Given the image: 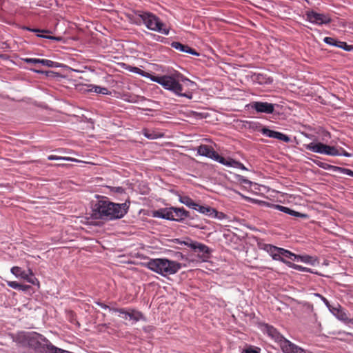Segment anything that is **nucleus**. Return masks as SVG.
Returning a JSON list of instances; mask_svg holds the SVG:
<instances>
[{
    "label": "nucleus",
    "instance_id": "obj_58",
    "mask_svg": "<svg viewBox=\"0 0 353 353\" xmlns=\"http://www.w3.org/2000/svg\"><path fill=\"white\" fill-rule=\"evenodd\" d=\"M112 58L117 59V57H113L112 55Z\"/></svg>",
    "mask_w": 353,
    "mask_h": 353
},
{
    "label": "nucleus",
    "instance_id": "obj_36",
    "mask_svg": "<svg viewBox=\"0 0 353 353\" xmlns=\"http://www.w3.org/2000/svg\"><path fill=\"white\" fill-rule=\"evenodd\" d=\"M48 159L50 160V161H53V160L72 161L73 160L70 157H59V156H56V155H49L48 157Z\"/></svg>",
    "mask_w": 353,
    "mask_h": 353
},
{
    "label": "nucleus",
    "instance_id": "obj_41",
    "mask_svg": "<svg viewBox=\"0 0 353 353\" xmlns=\"http://www.w3.org/2000/svg\"><path fill=\"white\" fill-rule=\"evenodd\" d=\"M314 295L315 296L319 297L323 301V303L325 304V305L329 309H330V304L328 300L325 297H324L323 296H322L321 294H320L319 293H315V294H314Z\"/></svg>",
    "mask_w": 353,
    "mask_h": 353
},
{
    "label": "nucleus",
    "instance_id": "obj_1",
    "mask_svg": "<svg viewBox=\"0 0 353 353\" xmlns=\"http://www.w3.org/2000/svg\"><path fill=\"white\" fill-rule=\"evenodd\" d=\"M156 83L160 84L164 89L171 91L179 97L192 99V90H196V83L176 70L168 72L159 75V78H154Z\"/></svg>",
    "mask_w": 353,
    "mask_h": 353
},
{
    "label": "nucleus",
    "instance_id": "obj_48",
    "mask_svg": "<svg viewBox=\"0 0 353 353\" xmlns=\"http://www.w3.org/2000/svg\"><path fill=\"white\" fill-rule=\"evenodd\" d=\"M30 288V285H21V287H19V290H22V291H27L28 290H29Z\"/></svg>",
    "mask_w": 353,
    "mask_h": 353
},
{
    "label": "nucleus",
    "instance_id": "obj_51",
    "mask_svg": "<svg viewBox=\"0 0 353 353\" xmlns=\"http://www.w3.org/2000/svg\"><path fill=\"white\" fill-rule=\"evenodd\" d=\"M324 230L327 231V232H330V233H332V234H335L336 233V232L334 230H329L327 228H324Z\"/></svg>",
    "mask_w": 353,
    "mask_h": 353
},
{
    "label": "nucleus",
    "instance_id": "obj_3",
    "mask_svg": "<svg viewBox=\"0 0 353 353\" xmlns=\"http://www.w3.org/2000/svg\"><path fill=\"white\" fill-rule=\"evenodd\" d=\"M137 13L139 19L143 22L148 29L165 35L169 34L170 28L154 14L143 11H137Z\"/></svg>",
    "mask_w": 353,
    "mask_h": 353
},
{
    "label": "nucleus",
    "instance_id": "obj_24",
    "mask_svg": "<svg viewBox=\"0 0 353 353\" xmlns=\"http://www.w3.org/2000/svg\"><path fill=\"white\" fill-rule=\"evenodd\" d=\"M255 81L261 85H269L273 82V79L263 74H255Z\"/></svg>",
    "mask_w": 353,
    "mask_h": 353
},
{
    "label": "nucleus",
    "instance_id": "obj_13",
    "mask_svg": "<svg viewBox=\"0 0 353 353\" xmlns=\"http://www.w3.org/2000/svg\"><path fill=\"white\" fill-rule=\"evenodd\" d=\"M185 244L196 252L203 261L210 258V253L208 246L197 242L185 243Z\"/></svg>",
    "mask_w": 353,
    "mask_h": 353
},
{
    "label": "nucleus",
    "instance_id": "obj_4",
    "mask_svg": "<svg viewBox=\"0 0 353 353\" xmlns=\"http://www.w3.org/2000/svg\"><path fill=\"white\" fill-rule=\"evenodd\" d=\"M151 216L167 221H183V218L189 217L190 212L183 208L170 207L151 211Z\"/></svg>",
    "mask_w": 353,
    "mask_h": 353
},
{
    "label": "nucleus",
    "instance_id": "obj_53",
    "mask_svg": "<svg viewBox=\"0 0 353 353\" xmlns=\"http://www.w3.org/2000/svg\"><path fill=\"white\" fill-rule=\"evenodd\" d=\"M345 152V150L343 148H339L338 149V152L339 153H343Z\"/></svg>",
    "mask_w": 353,
    "mask_h": 353
},
{
    "label": "nucleus",
    "instance_id": "obj_37",
    "mask_svg": "<svg viewBox=\"0 0 353 353\" xmlns=\"http://www.w3.org/2000/svg\"><path fill=\"white\" fill-rule=\"evenodd\" d=\"M93 88H94V91L96 93H99V94H108V89L107 88H102V87H100V86H97V85L94 86Z\"/></svg>",
    "mask_w": 353,
    "mask_h": 353
},
{
    "label": "nucleus",
    "instance_id": "obj_32",
    "mask_svg": "<svg viewBox=\"0 0 353 353\" xmlns=\"http://www.w3.org/2000/svg\"><path fill=\"white\" fill-rule=\"evenodd\" d=\"M33 272L30 269H28V278L25 280L27 281L28 283L36 285L39 283L38 279L35 277H32Z\"/></svg>",
    "mask_w": 353,
    "mask_h": 353
},
{
    "label": "nucleus",
    "instance_id": "obj_9",
    "mask_svg": "<svg viewBox=\"0 0 353 353\" xmlns=\"http://www.w3.org/2000/svg\"><path fill=\"white\" fill-rule=\"evenodd\" d=\"M306 20L312 23L322 26L332 22V18L329 14L318 13L314 10H308L305 12Z\"/></svg>",
    "mask_w": 353,
    "mask_h": 353
},
{
    "label": "nucleus",
    "instance_id": "obj_57",
    "mask_svg": "<svg viewBox=\"0 0 353 353\" xmlns=\"http://www.w3.org/2000/svg\"><path fill=\"white\" fill-rule=\"evenodd\" d=\"M232 221H240L239 219H237L236 218H234Z\"/></svg>",
    "mask_w": 353,
    "mask_h": 353
},
{
    "label": "nucleus",
    "instance_id": "obj_39",
    "mask_svg": "<svg viewBox=\"0 0 353 353\" xmlns=\"http://www.w3.org/2000/svg\"><path fill=\"white\" fill-rule=\"evenodd\" d=\"M37 37L50 39V40L57 41H59L62 39L61 37H60L47 36V35L39 34H37Z\"/></svg>",
    "mask_w": 353,
    "mask_h": 353
},
{
    "label": "nucleus",
    "instance_id": "obj_60",
    "mask_svg": "<svg viewBox=\"0 0 353 353\" xmlns=\"http://www.w3.org/2000/svg\"><path fill=\"white\" fill-rule=\"evenodd\" d=\"M114 83V81H111V83H112V87L113 86L112 83Z\"/></svg>",
    "mask_w": 353,
    "mask_h": 353
},
{
    "label": "nucleus",
    "instance_id": "obj_20",
    "mask_svg": "<svg viewBox=\"0 0 353 353\" xmlns=\"http://www.w3.org/2000/svg\"><path fill=\"white\" fill-rule=\"evenodd\" d=\"M273 207L274 209L279 210L281 212H283L285 214H288L289 215L295 216V217H299L302 219H307L308 215L307 214L301 213L299 212L295 211L288 207L283 206L281 205H273Z\"/></svg>",
    "mask_w": 353,
    "mask_h": 353
},
{
    "label": "nucleus",
    "instance_id": "obj_22",
    "mask_svg": "<svg viewBox=\"0 0 353 353\" xmlns=\"http://www.w3.org/2000/svg\"><path fill=\"white\" fill-rule=\"evenodd\" d=\"M43 350L46 353H73L54 346L49 341L47 343L43 345Z\"/></svg>",
    "mask_w": 353,
    "mask_h": 353
},
{
    "label": "nucleus",
    "instance_id": "obj_31",
    "mask_svg": "<svg viewBox=\"0 0 353 353\" xmlns=\"http://www.w3.org/2000/svg\"><path fill=\"white\" fill-rule=\"evenodd\" d=\"M336 47L340 48L347 52L353 50V45H348L345 41H338Z\"/></svg>",
    "mask_w": 353,
    "mask_h": 353
},
{
    "label": "nucleus",
    "instance_id": "obj_11",
    "mask_svg": "<svg viewBox=\"0 0 353 353\" xmlns=\"http://www.w3.org/2000/svg\"><path fill=\"white\" fill-rule=\"evenodd\" d=\"M249 105L251 109L254 110L257 113L265 114H273L274 112V107H279L278 104L262 101H253Z\"/></svg>",
    "mask_w": 353,
    "mask_h": 353
},
{
    "label": "nucleus",
    "instance_id": "obj_44",
    "mask_svg": "<svg viewBox=\"0 0 353 353\" xmlns=\"http://www.w3.org/2000/svg\"><path fill=\"white\" fill-rule=\"evenodd\" d=\"M238 177H239V181L241 183H243V184H246V185H251L252 182L250 180H248V179L245 178L244 176L239 175Z\"/></svg>",
    "mask_w": 353,
    "mask_h": 353
},
{
    "label": "nucleus",
    "instance_id": "obj_18",
    "mask_svg": "<svg viewBox=\"0 0 353 353\" xmlns=\"http://www.w3.org/2000/svg\"><path fill=\"white\" fill-rule=\"evenodd\" d=\"M314 163L317 165L319 167L325 169V170H329L334 172H340L341 173L347 174L349 176H351L353 177V171L350 169L342 168L339 166L332 165L327 164L326 163H323L317 160H314Z\"/></svg>",
    "mask_w": 353,
    "mask_h": 353
},
{
    "label": "nucleus",
    "instance_id": "obj_52",
    "mask_svg": "<svg viewBox=\"0 0 353 353\" xmlns=\"http://www.w3.org/2000/svg\"><path fill=\"white\" fill-rule=\"evenodd\" d=\"M137 73L140 74V75H142V74L144 73V70H141V69H139L138 71H137Z\"/></svg>",
    "mask_w": 353,
    "mask_h": 353
},
{
    "label": "nucleus",
    "instance_id": "obj_27",
    "mask_svg": "<svg viewBox=\"0 0 353 353\" xmlns=\"http://www.w3.org/2000/svg\"><path fill=\"white\" fill-rule=\"evenodd\" d=\"M112 192H116L119 194L120 195L123 196V198L121 199L122 200H124L125 202H128L130 203V197L125 192V190L122 187H112Z\"/></svg>",
    "mask_w": 353,
    "mask_h": 353
},
{
    "label": "nucleus",
    "instance_id": "obj_35",
    "mask_svg": "<svg viewBox=\"0 0 353 353\" xmlns=\"http://www.w3.org/2000/svg\"><path fill=\"white\" fill-rule=\"evenodd\" d=\"M338 41L339 40H336V39L334 38H332V37H326L324 38L323 39V41L326 43V44H328L330 46H337V43H338Z\"/></svg>",
    "mask_w": 353,
    "mask_h": 353
},
{
    "label": "nucleus",
    "instance_id": "obj_23",
    "mask_svg": "<svg viewBox=\"0 0 353 353\" xmlns=\"http://www.w3.org/2000/svg\"><path fill=\"white\" fill-rule=\"evenodd\" d=\"M223 165L229 167L239 168L243 170H248V169L244 166V165L242 163L236 161L230 157L225 158V161L224 163H223Z\"/></svg>",
    "mask_w": 353,
    "mask_h": 353
},
{
    "label": "nucleus",
    "instance_id": "obj_28",
    "mask_svg": "<svg viewBox=\"0 0 353 353\" xmlns=\"http://www.w3.org/2000/svg\"><path fill=\"white\" fill-rule=\"evenodd\" d=\"M143 134L146 138H148L149 139H156L157 138L163 137L162 134L156 132L152 130H150L146 128L143 130Z\"/></svg>",
    "mask_w": 353,
    "mask_h": 353
},
{
    "label": "nucleus",
    "instance_id": "obj_14",
    "mask_svg": "<svg viewBox=\"0 0 353 353\" xmlns=\"http://www.w3.org/2000/svg\"><path fill=\"white\" fill-rule=\"evenodd\" d=\"M260 132L263 134L265 135L268 137L278 139L279 141H282L285 143H290L291 142V139L289 136L287 134H285L282 132L272 130L269 129L266 126H263Z\"/></svg>",
    "mask_w": 353,
    "mask_h": 353
},
{
    "label": "nucleus",
    "instance_id": "obj_56",
    "mask_svg": "<svg viewBox=\"0 0 353 353\" xmlns=\"http://www.w3.org/2000/svg\"><path fill=\"white\" fill-rule=\"evenodd\" d=\"M127 101H130V102H134L135 100L134 99H128Z\"/></svg>",
    "mask_w": 353,
    "mask_h": 353
},
{
    "label": "nucleus",
    "instance_id": "obj_15",
    "mask_svg": "<svg viewBox=\"0 0 353 353\" xmlns=\"http://www.w3.org/2000/svg\"><path fill=\"white\" fill-rule=\"evenodd\" d=\"M129 204H127V202L123 203L112 202V219H121L128 212Z\"/></svg>",
    "mask_w": 353,
    "mask_h": 353
},
{
    "label": "nucleus",
    "instance_id": "obj_43",
    "mask_svg": "<svg viewBox=\"0 0 353 353\" xmlns=\"http://www.w3.org/2000/svg\"><path fill=\"white\" fill-rule=\"evenodd\" d=\"M22 60L26 63L34 65L37 64V59L36 58H23Z\"/></svg>",
    "mask_w": 353,
    "mask_h": 353
},
{
    "label": "nucleus",
    "instance_id": "obj_6",
    "mask_svg": "<svg viewBox=\"0 0 353 353\" xmlns=\"http://www.w3.org/2000/svg\"><path fill=\"white\" fill-rule=\"evenodd\" d=\"M110 214V201L108 198L102 197V199L98 200L95 203L92 204L91 216L93 219H103V216H108Z\"/></svg>",
    "mask_w": 353,
    "mask_h": 353
},
{
    "label": "nucleus",
    "instance_id": "obj_50",
    "mask_svg": "<svg viewBox=\"0 0 353 353\" xmlns=\"http://www.w3.org/2000/svg\"><path fill=\"white\" fill-rule=\"evenodd\" d=\"M37 64H41L42 65L44 66L45 59H37Z\"/></svg>",
    "mask_w": 353,
    "mask_h": 353
},
{
    "label": "nucleus",
    "instance_id": "obj_17",
    "mask_svg": "<svg viewBox=\"0 0 353 353\" xmlns=\"http://www.w3.org/2000/svg\"><path fill=\"white\" fill-rule=\"evenodd\" d=\"M259 247L260 249H262L269 253L274 260L281 261L284 263L287 261L285 259L281 257V254H279L280 248L266 243H259Z\"/></svg>",
    "mask_w": 353,
    "mask_h": 353
},
{
    "label": "nucleus",
    "instance_id": "obj_7",
    "mask_svg": "<svg viewBox=\"0 0 353 353\" xmlns=\"http://www.w3.org/2000/svg\"><path fill=\"white\" fill-rule=\"evenodd\" d=\"M305 149L310 150L313 152L326 154L329 156H334L337 154V148L325 144L321 142H312L309 144H305Z\"/></svg>",
    "mask_w": 353,
    "mask_h": 353
},
{
    "label": "nucleus",
    "instance_id": "obj_16",
    "mask_svg": "<svg viewBox=\"0 0 353 353\" xmlns=\"http://www.w3.org/2000/svg\"><path fill=\"white\" fill-rule=\"evenodd\" d=\"M283 353H306V350L285 339L279 345Z\"/></svg>",
    "mask_w": 353,
    "mask_h": 353
},
{
    "label": "nucleus",
    "instance_id": "obj_19",
    "mask_svg": "<svg viewBox=\"0 0 353 353\" xmlns=\"http://www.w3.org/2000/svg\"><path fill=\"white\" fill-rule=\"evenodd\" d=\"M170 46L174 49L185 53H188L194 56H199V53L194 48H192L187 44H183L179 41H173Z\"/></svg>",
    "mask_w": 353,
    "mask_h": 353
},
{
    "label": "nucleus",
    "instance_id": "obj_26",
    "mask_svg": "<svg viewBox=\"0 0 353 353\" xmlns=\"http://www.w3.org/2000/svg\"><path fill=\"white\" fill-rule=\"evenodd\" d=\"M179 201L193 210L196 209L198 204L188 196L179 195Z\"/></svg>",
    "mask_w": 353,
    "mask_h": 353
},
{
    "label": "nucleus",
    "instance_id": "obj_54",
    "mask_svg": "<svg viewBox=\"0 0 353 353\" xmlns=\"http://www.w3.org/2000/svg\"><path fill=\"white\" fill-rule=\"evenodd\" d=\"M113 93H114V97H118V96L117 95V92L116 91H114V90H112V94Z\"/></svg>",
    "mask_w": 353,
    "mask_h": 353
},
{
    "label": "nucleus",
    "instance_id": "obj_46",
    "mask_svg": "<svg viewBox=\"0 0 353 353\" xmlns=\"http://www.w3.org/2000/svg\"><path fill=\"white\" fill-rule=\"evenodd\" d=\"M298 257L300 258L301 259V261L305 263L310 262L311 259H312V257L310 256H298Z\"/></svg>",
    "mask_w": 353,
    "mask_h": 353
},
{
    "label": "nucleus",
    "instance_id": "obj_49",
    "mask_svg": "<svg viewBox=\"0 0 353 353\" xmlns=\"http://www.w3.org/2000/svg\"><path fill=\"white\" fill-rule=\"evenodd\" d=\"M139 68L137 67H131L130 66V71L137 73V71H138Z\"/></svg>",
    "mask_w": 353,
    "mask_h": 353
},
{
    "label": "nucleus",
    "instance_id": "obj_40",
    "mask_svg": "<svg viewBox=\"0 0 353 353\" xmlns=\"http://www.w3.org/2000/svg\"><path fill=\"white\" fill-rule=\"evenodd\" d=\"M141 76L148 78L154 82H156V80H154V78H159V75H154L145 71H144V73L142 74Z\"/></svg>",
    "mask_w": 353,
    "mask_h": 353
},
{
    "label": "nucleus",
    "instance_id": "obj_12",
    "mask_svg": "<svg viewBox=\"0 0 353 353\" xmlns=\"http://www.w3.org/2000/svg\"><path fill=\"white\" fill-rule=\"evenodd\" d=\"M194 210L200 213L208 216L210 218H216L220 220L228 219L225 214L222 212H219L215 208L209 205H201L197 204V206Z\"/></svg>",
    "mask_w": 353,
    "mask_h": 353
},
{
    "label": "nucleus",
    "instance_id": "obj_45",
    "mask_svg": "<svg viewBox=\"0 0 353 353\" xmlns=\"http://www.w3.org/2000/svg\"><path fill=\"white\" fill-rule=\"evenodd\" d=\"M260 349H253L252 347L247 348L243 351L242 353H259Z\"/></svg>",
    "mask_w": 353,
    "mask_h": 353
},
{
    "label": "nucleus",
    "instance_id": "obj_25",
    "mask_svg": "<svg viewBox=\"0 0 353 353\" xmlns=\"http://www.w3.org/2000/svg\"><path fill=\"white\" fill-rule=\"evenodd\" d=\"M10 272L16 277L21 278L23 280L28 278V270L25 271L20 267L14 266L11 268Z\"/></svg>",
    "mask_w": 353,
    "mask_h": 353
},
{
    "label": "nucleus",
    "instance_id": "obj_2",
    "mask_svg": "<svg viewBox=\"0 0 353 353\" xmlns=\"http://www.w3.org/2000/svg\"><path fill=\"white\" fill-rule=\"evenodd\" d=\"M147 267L163 276H167L176 274L181 268V265L179 262L165 258H157L150 259L147 263Z\"/></svg>",
    "mask_w": 353,
    "mask_h": 353
},
{
    "label": "nucleus",
    "instance_id": "obj_33",
    "mask_svg": "<svg viewBox=\"0 0 353 353\" xmlns=\"http://www.w3.org/2000/svg\"><path fill=\"white\" fill-rule=\"evenodd\" d=\"M63 65L62 63L53 61L52 60L49 59H45V65L44 66L48 67V68H59L62 67Z\"/></svg>",
    "mask_w": 353,
    "mask_h": 353
},
{
    "label": "nucleus",
    "instance_id": "obj_29",
    "mask_svg": "<svg viewBox=\"0 0 353 353\" xmlns=\"http://www.w3.org/2000/svg\"><path fill=\"white\" fill-rule=\"evenodd\" d=\"M32 72L37 73V74H45L46 77L50 78H56L59 77L60 76L59 73L48 70V71H43L41 70L38 69H30Z\"/></svg>",
    "mask_w": 353,
    "mask_h": 353
},
{
    "label": "nucleus",
    "instance_id": "obj_59",
    "mask_svg": "<svg viewBox=\"0 0 353 353\" xmlns=\"http://www.w3.org/2000/svg\"><path fill=\"white\" fill-rule=\"evenodd\" d=\"M116 43H118V41H116ZM117 46H119V43H117Z\"/></svg>",
    "mask_w": 353,
    "mask_h": 353
},
{
    "label": "nucleus",
    "instance_id": "obj_8",
    "mask_svg": "<svg viewBox=\"0 0 353 353\" xmlns=\"http://www.w3.org/2000/svg\"><path fill=\"white\" fill-rule=\"evenodd\" d=\"M112 312L123 319L131 321L132 323H134L143 318V315L141 312L134 309L112 308Z\"/></svg>",
    "mask_w": 353,
    "mask_h": 353
},
{
    "label": "nucleus",
    "instance_id": "obj_38",
    "mask_svg": "<svg viewBox=\"0 0 353 353\" xmlns=\"http://www.w3.org/2000/svg\"><path fill=\"white\" fill-rule=\"evenodd\" d=\"M23 29L26 30L28 31L36 32V33H37V32L48 33V32H50V31L47 30H39L37 28H31L29 27H24Z\"/></svg>",
    "mask_w": 353,
    "mask_h": 353
},
{
    "label": "nucleus",
    "instance_id": "obj_10",
    "mask_svg": "<svg viewBox=\"0 0 353 353\" xmlns=\"http://www.w3.org/2000/svg\"><path fill=\"white\" fill-rule=\"evenodd\" d=\"M197 152L199 155L212 159L223 164L225 158L221 156L211 145L201 144L197 148Z\"/></svg>",
    "mask_w": 353,
    "mask_h": 353
},
{
    "label": "nucleus",
    "instance_id": "obj_47",
    "mask_svg": "<svg viewBox=\"0 0 353 353\" xmlns=\"http://www.w3.org/2000/svg\"><path fill=\"white\" fill-rule=\"evenodd\" d=\"M337 153H338L337 154H334V156H344V157H352V154L346 152L345 150V152L343 153H339L338 152H337Z\"/></svg>",
    "mask_w": 353,
    "mask_h": 353
},
{
    "label": "nucleus",
    "instance_id": "obj_42",
    "mask_svg": "<svg viewBox=\"0 0 353 353\" xmlns=\"http://www.w3.org/2000/svg\"><path fill=\"white\" fill-rule=\"evenodd\" d=\"M7 285L14 289L19 290V287H21V284L17 283V281H7Z\"/></svg>",
    "mask_w": 353,
    "mask_h": 353
},
{
    "label": "nucleus",
    "instance_id": "obj_30",
    "mask_svg": "<svg viewBox=\"0 0 353 353\" xmlns=\"http://www.w3.org/2000/svg\"><path fill=\"white\" fill-rule=\"evenodd\" d=\"M279 252H280L279 254H281V257L283 259H284V257H285L288 259H290L292 260H294L296 258H298V256H296L295 254L291 252L289 250H285L283 248H280Z\"/></svg>",
    "mask_w": 353,
    "mask_h": 353
},
{
    "label": "nucleus",
    "instance_id": "obj_55",
    "mask_svg": "<svg viewBox=\"0 0 353 353\" xmlns=\"http://www.w3.org/2000/svg\"><path fill=\"white\" fill-rule=\"evenodd\" d=\"M95 225H101L100 223H102L103 222H94Z\"/></svg>",
    "mask_w": 353,
    "mask_h": 353
},
{
    "label": "nucleus",
    "instance_id": "obj_5",
    "mask_svg": "<svg viewBox=\"0 0 353 353\" xmlns=\"http://www.w3.org/2000/svg\"><path fill=\"white\" fill-rule=\"evenodd\" d=\"M17 341L23 345H28L35 350L40 348L43 349L42 341L46 343L48 342V340L44 336L37 332L21 334L17 337Z\"/></svg>",
    "mask_w": 353,
    "mask_h": 353
},
{
    "label": "nucleus",
    "instance_id": "obj_34",
    "mask_svg": "<svg viewBox=\"0 0 353 353\" xmlns=\"http://www.w3.org/2000/svg\"><path fill=\"white\" fill-rule=\"evenodd\" d=\"M285 264H287L288 266L293 268L295 270L303 271V272H310V270L307 268L302 267L301 265H296L294 263H292L290 261H286Z\"/></svg>",
    "mask_w": 353,
    "mask_h": 353
},
{
    "label": "nucleus",
    "instance_id": "obj_21",
    "mask_svg": "<svg viewBox=\"0 0 353 353\" xmlns=\"http://www.w3.org/2000/svg\"><path fill=\"white\" fill-rule=\"evenodd\" d=\"M265 332L272 339H274L279 345H280L282 340H284L285 338L281 335L276 328H274L272 325H265Z\"/></svg>",
    "mask_w": 353,
    "mask_h": 353
}]
</instances>
